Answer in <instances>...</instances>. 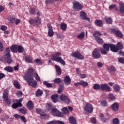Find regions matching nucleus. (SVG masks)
Returning <instances> with one entry per match:
<instances>
[{"label":"nucleus","instance_id":"obj_1","mask_svg":"<svg viewBox=\"0 0 124 124\" xmlns=\"http://www.w3.org/2000/svg\"><path fill=\"white\" fill-rule=\"evenodd\" d=\"M24 78L26 80L28 84L33 87V88H36V86H37V82L36 80L33 79V77L32 75L30 74H25L24 77Z\"/></svg>","mask_w":124,"mask_h":124},{"label":"nucleus","instance_id":"obj_2","mask_svg":"<svg viewBox=\"0 0 124 124\" xmlns=\"http://www.w3.org/2000/svg\"><path fill=\"white\" fill-rule=\"evenodd\" d=\"M61 56H62L61 52H56L54 55H52L51 60L54 62H59V63H61L63 65H65V62L62 60Z\"/></svg>","mask_w":124,"mask_h":124},{"label":"nucleus","instance_id":"obj_3","mask_svg":"<svg viewBox=\"0 0 124 124\" xmlns=\"http://www.w3.org/2000/svg\"><path fill=\"white\" fill-rule=\"evenodd\" d=\"M4 61L7 63H11L12 62V59H11V55H10V49L9 47H7L4 51Z\"/></svg>","mask_w":124,"mask_h":124},{"label":"nucleus","instance_id":"obj_4","mask_svg":"<svg viewBox=\"0 0 124 124\" xmlns=\"http://www.w3.org/2000/svg\"><path fill=\"white\" fill-rule=\"evenodd\" d=\"M8 92H9V89H6L5 90L3 93V99L5 102L9 105L11 103V100L8 98Z\"/></svg>","mask_w":124,"mask_h":124},{"label":"nucleus","instance_id":"obj_5","mask_svg":"<svg viewBox=\"0 0 124 124\" xmlns=\"http://www.w3.org/2000/svg\"><path fill=\"white\" fill-rule=\"evenodd\" d=\"M60 99L62 102H64V103H66V104H69V103H70V100L67 97V96L65 95V94H61L60 96Z\"/></svg>","mask_w":124,"mask_h":124},{"label":"nucleus","instance_id":"obj_6","mask_svg":"<svg viewBox=\"0 0 124 124\" xmlns=\"http://www.w3.org/2000/svg\"><path fill=\"white\" fill-rule=\"evenodd\" d=\"M83 6L79 2H75L73 3V9L76 10V11H79L82 10Z\"/></svg>","mask_w":124,"mask_h":124},{"label":"nucleus","instance_id":"obj_7","mask_svg":"<svg viewBox=\"0 0 124 124\" xmlns=\"http://www.w3.org/2000/svg\"><path fill=\"white\" fill-rule=\"evenodd\" d=\"M102 55H106L107 52L109 51V46L107 44L103 45V48H101L100 50Z\"/></svg>","mask_w":124,"mask_h":124},{"label":"nucleus","instance_id":"obj_8","mask_svg":"<svg viewBox=\"0 0 124 124\" xmlns=\"http://www.w3.org/2000/svg\"><path fill=\"white\" fill-rule=\"evenodd\" d=\"M29 13L31 15H36L38 16H40V15L41 14L40 13V12H39V11H38L37 9H36V8H33L30 9L29 11Z\"/></svg>","mask_w":124,"mask_h":124},{"label":"nucleus","instance_id":"obj_9","mask_svg":"<svg viewBox=\"0 0 124 124\" xmlns=\"http://www.w3.org/2000/svg\"><path fill=\"white\" fill-rule=\"evenodd\" d=\"M72 56L74 57V58H76L78 60H84V56L81 55V53H80V52H79L78 51L73 53L72 54Z\"/></svg>","mask_w":124,"mask_h":124},{"label":"nucleus","instance_id":"obj_10","mask_svg":"<svg viewBox=\"0 0 124 124\" xmlns=\"http://www.w3.org/2000/svg\"><path fill=\"white\" fill-rule=\"evenodd\" d=\"M51 114L53 116H56L57 117H62V113L57 108H53L51 110Z\"/></svg>","mask_w":124,"mask_h":124},{"label":"nucleus","instance_id":"obj_11","mask_svg":"<svg viewBox=\"0 0 124 124\" xmlns=\"http://www.w3.org/2000/svg\"><path fill=\"white\" fill-rule=\"evenodd\" d=\"M92 56L94 59H99L100 58V54L97 48H95L93 52Z\"/></svg>","mask_w":124,"mask_h":124},{"label":"nucleus","instance_id":"obj_12","mask_svg":"<svg viewBox=\"0 0 124 124\" xmlns=\"http://www.w3.org/2000/svg\"><path fill=\"white\" fill-rule=\"evenodd\" d=\"M80 17L82 20H86V21H88V22L90 21V18H88L87 16V14L84 11L80 12Z\"/></svg>","mask_w":124,"mask_h":124},{"label":"nucleus","instance_id":"obj_13","mask_svg":"<svg viewBox=\"0 0 124 124\" xmlns=\"http://www.w3.org/2000/svg\"><path fill=\"white\" fill-rule=\"evenodd\" d=\"M84 109L85 111H87L88 113H92L93 111V106L89 103L86 104Z\"/></svg>","mask_w":124,"mask_h":124},{"label":"nucleus","instance_id":"obj_14","mask_svg":"<svg viewBox=\"0 0 124 124\" xmlns=\"http://www.w3.org/2000/svg\"><path fill=\"white\" fill-rule=\"evenodd\" d=\"M100 90L101 91H106L107 92H110L111 88H110L108 85L104 84L100 85Z\"/></svg>","mask_w":124,"mask_h":124},{"label":"nucleus","instance_id":"obj_15","mask_svg":"<svg viewBox=\"0 0 124 124\" xmlns=\"http://www.w3.org/2000/svg\"><path fill=\"white\" fill-rule=\"evenodd\" d=\"M47 28L48 29V35L50 37H51V36H53V35H54V31H53V28H52V26H51V24H48Z\"/></svg>","mask_w":124,"mask_h":124},{"label":"nucleus","instance_id":"obj_16","mask_svg":"<svg viewBox=\"0 0 124 124\" xmlns=\"http://www.w3.org/2000/svg\"><path fill=\"white\" fill-rule=\"evenodd\" d=\"M108 48L110 47V49L112 52H114V53H117L118 52V49L117 47V46L113 44H108Z\"/></svg>","mask_w":124,"mask_h":124},{"label":"nucleus","instance_id":"obj_17","mask_svg":"<svg viewBox=\"0 0 124 124\" xmlns=\"http://www.w3.org/2000/svg\"><path fill=\"white\" fill-rule=\"evenodd\" d=\"M64 82L65 83V85L66 86H68V85H70L71 83V78L69 77V76H66L64 79Z\"/></svg>","mask_w":124,"mask_h":124},{"label":"nucleus","instance_id":"obj_18","mask_svg":"<svg viewBox=\"0 0 124 124\" xmlns=\"http://www.w3.org/2000/svg\"><path fill=\"white\" fill-rule=\"evenodd\" d=\"M111 108L113 111L115 112L119 110V104L118 103H115L111 105Z\"/></svg>","mask_w":124,"mask_h":124},{"label":"nucleus","instance_id":"obj_19","mask_svg":"<svg viewBox=\"0 0 124 124\" xmlns=\"http://www.w3.org/2000/svg\"><path fill=\"white\" fill-rule=\"evenodd\" d=\"M55 68L56 70V75L57 76H60L62 74V69L61 67L58 65H55Z\"/></svg>","mask_w":124,"mask_h":124},{"label":"nucleus","instance_id":"obj_20","mask_svg":"<svg viewBox=\"0 0 124 124\" xmlns=\"http://www.w3.org/2000/svg\"><path fill=\"white\" fill-rule=\"evenodd\" d=\"M26 107L29 110H32L33 109V103L31 101H29L26 104Z\"/></svg>","mask_w":124,"mask_h":124},{"label":"nucleus","instance_id":"obj_21","mask_svg":"<svg viewBox=\"0 0 124 124\" xmlns=\"http://www.w3.org/2000/svg\"><path fill=\"white\" fill-rule=\"evenodd\" d=\"M11 51L13 53H17L18 52V46L17 45H13L11 47Z\"/></svg>","mask_w":124,"mask_h":124},{"label":"nucleus","instance_id":"obj_22","mask_svg":"<svg viewBox=\"0 0 124 124\" xmlns=\"http://www.w3.org/2000/svg\"><path fill=\"white\" fill-rule=\"evenodd\" d=\"M69 121L70 124H77V121L75 119V118L73 116H71L69 118Z\"/></svg>","mask_w":124,"mask_h":124},{"label":"nucleus","instance_id":"obj_23","mask_svg":"<svg viewBox=\"0 0 124 124\" xmlns=\"http://www.w3.org/2000/svg\"><path fill=\"white\" fill-rule=\"evenodd\" d=\"M113 33H114V34L116 35L118 37H120V38L123 37V34L120 32V31L114 30L113 31Z\"/></svg>","mask_w":124,"mask_h":124},{"label":"nucleus","instance_id":"obj_24","mask_svg":"<svg viewBox=\"0 0 124 124\" xmlns=\"http://www.w3.org/2000/svg\"><path fill=\"white\" fill-rule=\"evenodd\" d=\"M36 112L37 113V114H39V115H41V116H42L43 117L46 116L45 113L44 112V111L40 109L36 108Z\"/></svg>","mask_w":124,"mask_h":124},{"label":"nucleus","instance_id":"obj_25","mask_svg":"<svg viewBox=\"0 0 124 124\" xmlns=\"http://www.w3.org/2000/svg\"><path fill=\"white\" fill-rule=\"evenodd\" d=\"M15 16H10L8 17V21L10 24H14L15 23Z\"/></svg>","mask_w":124,"mask_h":124},{"label":"nucleus","instance_id":"obj_26","mask_svg":"<svg viewBox=\"0 0 124 124\" xmlns=\"http://www.w3.org/2000/svg\"><path fill=\"white\" fill-rule=\"evenodd\" d=\"M51 98L52 101L54 102V103H56V102H58V100L59 99V96L58 95V94L53 95L51 96Z\"/></svg>","mask_w":124,"mask_h":124},{"label":"nucleus","instance_id":"obj_27","mask_svg":"<svg viewBox=\"0 0 124 124\" xmlns=\"http://www.w3.org/2000/svg\"><path fill=\"white\" fill-rule=\"evenodd\" d=\"M77 38L82 40L85 38V32L83 31L77 36Z\"/></svg>","mask_w":124,"mask_h":124},{"label":"nucleus","instance_id":"obj_28","mask_svg":"<svg viewBox=\"0 0 124 124\" xmlns=\"http://www.w3.org/2000/svg\"><path fill=\"white\" fill-rule=\"evenodd\" d=\"M104 19L105 20L107 24H112V23H113V21L112 20V18H111V17H109L108 16H105Z\"/></svg>","mask_w":124,"mask_h":124},{"label":"nucleus","instance_id":"obj_29","mask_svg":"<svg viewBox=\"0 0 124 124\" xmlns=\"http://www.w3.org/2000/svg\"><path fill=\"white\" fill-rule=\"evenodd\" d=\"M95 24L98 27H103V22L101 20H96L95 21Z\"/></svg>","mask_w":124,"mask_h":124},{"label":"nucleus","instance_id":"obj_30","mask_svg":"<svg viewBox=\"0 0 124 124\" xmlns=\"http://www.w3.org/2000/svg\"><path fill=\"white\" fill-rule=\"evenodd\" d=\"M119 11L120 13H124V4L119 3Z\"/></svg>","mask_w":124,"mask_h":124},{"label":"nucleus","instance_id":"obj_31","mask_svg":"<svg viewBox=\"0 0 124 124\" xmlns=\"http://www.w3.org/2000/svg\"><path fill=\"white\" fill-rule=\"evenodd\" d=\"M34 72H35V71L34 70V69L33 68H29L28 69V73L26 74H29L30 75H33L34 74Z\"/></svg>","mask_w":124,"mask_h":124},{"label":"nucleus","instance_id":"obj_32","mask_svg":"<svg viewBox=\"0 0 124 124\" xmlns=\"http://www.w3.org/2000/svg\"><path fill=\"white\" fill-rule=\"evenodd\" d=\"M14 86H15V88H16V89H17V90H20V88H21V86L20 85V84L17 80L14 81Z\"/></svg>","mask_w":124,"mask_h":124},{"label":"nucleus","instance_id":"obj_33","mask_svg":"<svg viewBox=\"0 0 124 124\" xmlns=\"http://www.w3.org/2000/svg\"><path fill=\"white\" fill-rule=\"evenodd\" d=\"M93 36H94L95 39L96 37H100V36H101V33H100V32L98 31H94L93 33Z\"/></svg>","mask_w":124,"mask_h":124},{"label":"nucleus","instance_id":"obj_34","mask_svg":"<svg viewBox=\"0 0 124 124\" xmlns=\"http://www.w3.org/2000/svg\"><path fill=\"white\" fill-rule=\"evenodd\" d=\"M25 61L26 62H28L29 63H31L32 62V60L31 59V56L25 57Z\"/></svg>","mask_w":124,"mask_h":124},{"label":"nucleus","instance_id":"obj_35","mask_svg":"<svg viewBox=\"0 0 124 124\" xmlns=\"http://www.w3.org/2000/svg\"><path fill=\"white\" fill-rule=\"evenodd\" d=\"M64 90V86L63 85H59V88L58 89V93H62Z\"/></svg>","mask_w":124,"mask_h":124},{"label":"nucleus","instance_id":"obj_36","mask_svg":"<svg viewBox=\"0 0 124 124\" xmlns=\"http://www.w3.org/2000/svg\"><path fill=\"white\" fill-rule=\"evenodd\" d=\"M80 84L81 86H82V87H87L88 85H89V83L87 81L82 80L80 81Z\"/></svg>","mask_w":124,"mask_h":124},{"label":"nucleus","instance_id":"obj_37","mask_svg":"<svg viewBox=\"0 0 124 124\" xmlns=\"http://www.w3.org/2000/svg\"><path fill=\"white\" fill-rule=\"evenodd\" d=\"M19 112L21 113L22 114H23V115H26L28 112L27 111V109L26 108H22L19 110Z\"/></svg>","mask_w":124,"mask_h":124},{"label":"nucleus","instance_id":"obj_38","mask_svg":"<svg viewBox=\"0 0 124 124\" xmlns=\"http://www.w3.org/2000/svg\"><path fill=\"white\" fill-rule=\"evenodd\" d=\"M4 70L8 72H12L13 71V68L10 66H8L4 68Z\"/></svg>","mask_w":124,"mask_h":124},{"label":"nucleus","instance_id":"obj_39","mask_svg":"<svg viewBox=\"0 0 124 124\" xmlns=\"http://www.w3.org/2000/svg\"><path fill=\"white\" fill-rule=\"evenodd\" d=\"M95 40L99 44H102V43H103V40L102 38H100V37H96Z\"/></svg>","mask_w":124,"mask_h":124},{"label":"nucleus","instance_id":"obj_40","mask_svg":"<svg viewBox=\"0 0 124 124\" xmlns=\"http://www.w3.org/2000/svg\"><path fill=\"white\" fill-rule=\"evenodd\" d=\"M108 70H109L110 72L114 73L116 72V69L113 66H110L108 67Z\"/></svg>","mask_w":124,"mask_h":124},{"label":"nucleus","instance_id":"obj_41","mask_svg":"<svg viewBox=\"0 0 124 124\" xmlns=\"http://www.w3.org/2000/svg\"><path fill=\"white\" fill-rule=\"evenodd\" d=\"M67 27V26L66 24L64 23H61V29L62 30V31H66V28Z\"/></svg>","mask_w":124,"mask_h":124},{"label":"nucleus","instance_id":"obj_42","mask_svg":"<svg viewBox=\"0 0 124 124\" xmlns=\"http://www.w3.org/2000/svg\"><path fill=\"white\" fill-rule=\"evenodd\" d=\"M116 47H117V49H118V51H119V50H122V49H123V44H122L120 42L117 43V44L116 45Z\"/></svg>","mask_w":124,"mask_h":124},{"label":"nucleus","instance_id":"obj_43","mask_svg":"<svg viewBox=\"0 0 124 124\" xmlns=\"http://www.w3.org/2000/svg\"><path fill=\"white\" fill-rule=\"evenodd\" d=\"M43 94V91L40 89H38L36 93L37 96H41Z\"/></svg>","mask_w":124,"mask_h":124},{"label":"nucleus","instance_id":"obj_44","mask_svg":"<svg viewBox=\"0 0 124 124\" xmlns=\"http://www.w3.org/2000/svg\"><path fill=\"white\" fill-rule=\"evenodd\" d=\"M17 52L18 53H23L24 52V47L21 46H17Z\"/></svg>","mask_w":124,"mask_h":124},{"label":"nucleus","instance_id":"obj_45","mask_svg":"<svg viewBox=\"0 0 124 124\" xmlns=\"http://www.w3.org/2000/svg\"><path fill=\"white\" fill-rule=\"evenodd\" d=\"M23 100V98H20L18 100H16V102H17V103L19 105V107H22V106H23V105H22V103H21V102H22Z\"/></svg>","mask_w":124,"mask_h":124},{"label":"nucleus","instance_id":"obj_46","mask_svg":"<svg viewBox=\"0 0 124 124\" xmlns=\"http://www.w3.org/2000/svg\"><path fill=\"white\" fill-rule=\"evenodd\" d=\"M43 84L44 86H46L47 88H52V84L51 83H48L47 81H44Z\"/></svg>","mask_w":124,"mask_h":124},{"label":"nucleus","instance_id":"obj_47","mask_svg":"<svg viewBox=\"0 0 124 124\" xmlns=\"http://www.w3.org/2000/svg\"><path fill=\"white\" fill-rule=\"evenodd\" d=\"M62 80L61 78H56L54 80V82L56 84H60V83H61V82H62Z\"/></svg>","mask_w":124,"mask_h":124},{"label":"nucleus","instance_id":"obj_48","mask_svg":"<svg viewBox=\"0 0 124 124\" xmlns=\"http://www.w3.org/2000/svg\"><path fill=\"white\" fill-rule=\"evenodd\" d=\"M113 124H119L120 120L118 118H114L112 120Z\"/></svg>","mask_w":124,"mask_h":124},{"label":"nucleus","instance_id":"obj_49","mask_svg":"<svg viewBox=\"0 0 124 124\" xmlns=\"http://www.w3.org/2000/svg\"><path fill=\"white\" fill-rule=\"evenodd\" d=\"M62 111L64 114H66V115H68L69 114V111H68V109L66 108H62Z\"/></svg>","mask_w":124,"mask_h":124},{"label":"nucleus","instance_id":"obj_50","mask_svg":"<svg viewBox=\"0 0 124 124\" xmlns=\"http://www.w3.org/2000/svg\"><path fill=\"white\" fill-rule=\"evenodd\" d=\"M113 89L115 92H120V87L118 86V85L115 84L114 86H113Z\"/></svg>","mask_w":124,"mask_h":124},{"label":"nucleus","instance_id":"obj_51","mask_svg":"<svg viewBox=\"0 0 124 124\" xmlns=\"http://www.w3.org/2000/svg\"><path fill=\"white\" fill-rule=\"evenodd\" d=\"M99 117L101 121H102L103 122H106V121H107L106 118H104V115H103V114L102 113L100 114Z\"/></svg>","mask_w":124,"mask_h":124},{"label":"nucleus","instance_id":"obj_52","mask_svg":"<svg viewBox=\"0 0 124 124\" xmlns=\"http://www.w3.org/2000/svg\"><path fill=\"white\" fill-rule=\"evenodd\" d=\"M33 75H34V77L36 80H37V81H40V78H39V76L37 73H34Z\"/></svg>","mask_w":124,"mask_h":124},{"label":"nucleus","instance_id":"obj_53","mask_svg":"<svg viewBox=\"0 0 124 124\" xmlns=\"http://www.w3.org/2000/svg\"><path fill=\"white\" fill-rule=\"evenodd\" d=\"M101 105L103 107H106L107 106V102L105 100H103L101 103Z\"/></svg>","mask_w":124,"mask_h":124},{"label":"nucleus","instance_id":"obj_54","mask_svg":"<svg viewBox=\"0 0 124 124\" xmlns=\"http://www.w3.org/2000/svg\"><path fill=\"white\" fill-rule=\"evenodd\" d=\"M93 88L94 90H98V89H100V85H99V84H95L93 85Z\"/></svg>","mask_w":124,"mask_h":124},{"label":"nucleus","instance_id":"obj_55","mask_svg":"<svg viewBox=\"0 0 124 124\" xmlns=\"http://www.w3.org/2000/svg\"><path fill=\"white\" fill-rule=\"evenodd\" d=\"M34 62L36 63H37V64H42V61L39 59H36L35 60Z\"/></svg>","mask_w":124,"mask_h":124},{"label":"nucleus","instance_id":"obj_56","mask_svg":"<svg viewBox=\"0 0 124 124\" xmlns=\"http://www.w3.org/2000/svg\"><path fill=\"white\" fill-rule=\"evenodd\" d=\"M20 120H21L22 123H24L25 124L27 123V119L25 116H21Z\"/></svg>","mask_w":124,"mask_h":124},{"label":"nucleus","instance_id":"obj_57","mask_svg":"<svg viewBox=\"0 0 124 124\" xmlns=\"http://www.w3.org/2000/svg\"><path fill=\"white\" fill-rule=\"evenodd\" d=\"M18 107H19V105L17 103H14L12 105V108L13 109H17V108H18Z\"/></svg>","mask_w":124,"mask_h":124},{"label":"nucleus","instance_id":"obj_58","mask_svg":"<svg viewBox=\"0 0 124 124\" xmlns=\"http://www.w3.org/2000/svg\"><path fill=\"white\" fill-rule=\"evenodd\" d=\"M36 24H38L39 25H41V19L39 17H37L36 19H35Z\"/></svg>","mask_w":124,"mask_h":124},{"label":"nucleus","instance_id":"obj_59","mask_svg":"<svg viewBox=\"0 0 124 124\" xmlns=\"http://www.w3.org/2000/svg\"><path fill=\"white\" fill-rule=\"evenodd\" d=\"M108 97L109 99H110V100H114L115 99V96H114V95L112 94H109L108 96Z\"/></svg>","mask_w":124,"mask_h":124},{"label":"nucleus","instance_id":"obj_60","mask_svg":"<svg viewBox=\"0 0 124 124\" xmlns=\"http://www.w3.org/2000/svg\"><path fill=\"white\" fill-rule=\"evenodd\" d=\"M21 116H22L19 115L18 114H16L14 115V117H15V118H16V119L17 120H20Z\"/></svg>","mask_w":124,"mask_h":124},{"label":"nucleus","instance_id":"obj_61","mask_svg":"<svg viewBox=\"0 0 124 124\" xmlns=\"http://www.w3.org/2000/svg\"><path fill=\"white\" fill-rule=\"evenodd\" d=\"M45 3L46 4H52V3H54L52 0H46L45 1Z\"/></svg>","mask_w":124,"mask_h":124},{"label":"nucleus","instance_id":"obj_62","mask_svg":"<svg viewBox=\"0 0 124 124\" xmlns=\"http://www.w3.org/2000/svg\"><path fill=\"white\" fill-rule=\"evenodd\" d=\"M91 122L92 124H96V119L94 117L91 118Z\"/></svg>","mask_w":124,"mask_h":124},{"label":"nucleus","instance_id":"obj_63","mask_svg":"<svg viewBox=\"0 0 124 124\" xmlns=\"http://www.w3.org/2000/svg\"><path fill=\"white\" fill-rule=\"evenodd\" d=\"M4 48L3 47V45L2 43L0 41V52H2L3 51Z\"/></svg>","mask_w":124,"mask_h":124},{"label":"nucleus","instance_id":"obj_64","mask_svg":"<svg viewBox=\"0 0 124 124\" xmlns=\"http://www.w3.org/2000/svg\"><path fill=\"white\" fill-rule=\"evenodd\" d=\"M118 61L121 63H124V59L123 58H119Z\"/></svg>","mask_w":124,"mask_h":124}]
</instances>
